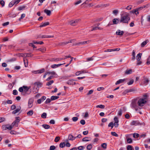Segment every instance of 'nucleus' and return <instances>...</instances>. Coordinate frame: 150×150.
Segmentation results:
<instances>
[{
  "label": "nucleus",
  "instance_id": "obj_45",
  "mask_svg": "<svg viewBox=\"0 0 150 150\" xmlns=\"http://www.w3.org/2000/svg\"><path fill=\"white\" fill-rule=\"evenodd\" d=\"M85 148V147L83 146H80L78 147L77 149L79 150H83Z\"/></svg>",
  "mask_w": 150,
  "mask_h": 150
},
{
  "label": "nucleus",
  "instance_id": "obj_50",
  "mask_svg": "<svg viewBox=\"0 0 150 150\" xmlns=\"http://www.w3.org/2000/svg\"><path fill=\"white\" fill-rule=\"evenodd\" d=\"M7 126H8V125H3L2 127V129L4 130H6L7 129Z\"/></svg>",
  "mask_w": 150,
  "mask_h": 150
},
{
  "label": "nucleus",
  "instance_id": "obj_10",
  "mask_svg": "<svg viewBox=\"0 0 150 150\" xmlns=\"http://www.w3.org/2000/svg\"><path fill=\"white\" fill-rule=\"evenodd\" d=\"M75 80L73 79L69 80L67 82V83L69 85H73L76 84L75 82L74 81Z\"/></svg>",
  "mask_w": 150,
  "mask_h": 150
},
{
  "label": "nucleus",
  "instance_id": "obj_55",
  "mask_svg": "<svg viewBox=\"0 0 150 150\" xmlns=\"http://www.w3.org/2000/svg\"><path fill=\"white\" fill-rule=\"evenodd\" d=\"M18 91H17L16 90H14L13 91V95H16L18 94Z\"/></svg>",
  "mask_w": 150,
  "mask_h": 150
},
{
  "label": "nucleus",
  "instance_id": "obj_12",
  "mask_svg": "<svg viewBox=\"0 0 150 150\" xmlns=\"http://www.w3.org/2000/svg\"><path fill=\"white\" fill-rule=\"evenodd\" d=\"M120 50V49L119 48H117L114 49H108L106 50H105L104 51L105 52H111L113 51H118Z\"/></svg>",
  "mask_w": 150,
  "mask_h": 150
},
{
  "label": "nucleus",
  "instance_id": "obj_3",
  "mask_svg": "<svg viewBox=\"0 0 150 150\" xmlns=\"http://www.w3.org/2000/svg\"><path fill=\"white\" fill-rule=\"evenodd\" d=\"M137 104L140 107V108L142 109V107L144 106L146 103L147 101L141 98H139L137 100Z\"/></svg>",
  "mask_w": 150,
  "mask_h": 150
},
{
  "label": "nucleus",
  "instance_id": "obj_14",
  "mask_svg": "<svg viewBox=\"0 0 150 150\" xmlns=\"http://www.w3.org/2000/svg\"><path fill=\"white\" fill-rule=\"evenodd\" d=\"M140 123L137 121H133L131 123V125H139Z\"/></svg>",
  "mask_w": 150,
  "mask_h": 150
},
{
  "label": "nucleus",
  "instance_id": "obj_19",
  "mask_svg": "<svg viewBox=\"0 0 150 150\" xmlns=\"http://www.w3.org/2000/svg\"><path fill=\"white\" fill-rule=\"evenodd\" d=\"M91 140V138L90 137H84L82 139V141L83 142H88L90 141Z\"/></svg>",
  "mask_w": 150,
  "mask_h": 150
},
{
  "label": "nucleus",
  "instance_id": "obj_44",
  "mask_svg": "<svg viewBox=\"0 0 150 150\" xmlns=\"http://www.w3.org/2000/svg\"><path fill=\"white\" fill-rule=\"evenodd\" d=\"M47 114L45 112L43 113L41 115V117L43 118H45L46 117Z\"/></svg>",
  "mask_w": 150,
  "mask_h": 150
},
{
  "label": "nucleus",
  "instance_id": "obj_17",
  "mask_svg": "<svg viewBox=\"0 0 150 150\" xmlns=\"http://www.w3.org/2000/svg\"><path fill=\"white\" fill-rule=\"evenodd\" d=\"M47 73L48 74H51L54 77H57V75L55 73V72L54 71H52V72H47Z\"/></svg>",
  "mask_w": 150,
  "mask_h": 150
},
{
  "label": "nucleus",
  "instance_id": "obj_9",
  "mask_svg": "<svg viewBox=\"0 0 150 150\" xmlns=\"http://www.w3.org/2000/svg\"><path fill=\"white\" fill-rule=\"evenodd\" d=\"M79 21V20L77 19L75 20H72L70 21L69 24L72 25H75Z\"/></svg>",
  "mask_w": 150,
  "mask_h": 150
},
{
  "label": "nucleus",
  "instance_id": "obj_56",
  "mask_svg": "<svg viewBox=\"0 0 150 150\" xmlns=\"http://www.w3.org/2000/svg\"><path fill=\"white\" fill-rule=\"evenodd\" d=\"M88 42V41H84L81 42H79V43H78V44H82V45L84 44H85L86 43H87Z\"/></svg>",
  "mask_w": 150,
  "mask_h": 150
},
{
  "label": "nucleus",
  "instance_id": "obj_4",
  "mask_svg": "<svg viewBox=\"0 0 150 150\" xmlns=\"http://www.w3.org/2000/svg\"><path fill=\"white\" fill-rule=\"evenodd\" d=\"M20 121V117H16V120L14 121L12 123V125L13 126H15L16 127H18V123Z\"/></svg>",
  "mask_w": 150,
  "mask_h": 150
},
{
  "label": "nucleus",
  "instance_id": "obj_5",
  "mask_svg": "<svg viewBox=\"0 0 150 150\" xmlns=\"http://www.w3.org/2000/svg\"><path fill=\"white\" fill-rule=\"evenodd\" d=\"M33 101L34 100L32 98L29 99L28 102V107L29 108H30L32 107Z\"/></svg>",
  "mask_w": 150,
  "mask_h": 150
},
{
  "label": "nucleus",
  "instance_id": "obj_34",
  "mask_svg": "<svg viewBox=\"0 0 150 150\" xmlns=\"http://www.w3.org/2000/svg\"><path fill=\"white\" fill-rule=\"evenodd\" d=\"M105 106L104 105H99L96 106V108H99L101 109H104L105 108Z\"/></svg>",
  "mask_w": 150,
  "mask_h": 150
},
{
  "label": "nucleus",
  "instance_id": "obj_7",
  "mask_svg": "<svg viewBox=\"0 0 150 150\" xmlns=\"http://www.w3.org/2000/svg\"><path fill=\"white\" fill-rule=\"evenodd\" d=\"M142 82L144 85H146L148 83L149 80L147 78L144 77L143 79H142Z\"/></svg>",
  "mask_w": 150,
  "mask_h": 150
},
{
  "label": "nucleus",
  "instance_id": "obj_28",
  "mask_svg": "<svg viewBox=\"0 0 150 150\" xmlns=\"http://www.w3.org/2000/svg\"><path fill=\"white\" fill-rule=\"evenodd\" d=\"M148 42V40H146V41H144L143 42H142L141 44V46L142 47H144V46L145 45H146L147 43Z\"/></svg>",
  "mask_w": 150,
  "mask_h": 150
},
{
  "label": "nucleus",
  "instance_id": "obj_63",
  "mask_svg": "<svg viewBox=\"0 0 150 150\" xmlns=\"http://www.w3.org/2000/svg\"><path fill=\"white\" fill-rule=\"evenodd\" d=\"M55 149V147L54 146H51L50 147V150H54Z\"/></svg>",
  "mask_w": 150,
  "mask_h": 150
},
{
  "label": "nucleus",
  "instance_id": "obj_30",
  "mask_svg": "<svg viewBox=\"0 0 150 150\" xmlns=\"http://www.w3.org/2000/svg\"><path fill=\"white\" fill-rule=\"evenodd\" d=\"M33 114V110H30L27 113V114L28 115H30L31 116Z\"/></svg>",
  "mask_w": 150,
  "mask_h": 150
},
{
  "label": "nucleus",
  "instance_id": "obj_39",
  "mask_svg": "<svg viewBox=\"0 0 150 150\" xmlns=\"http://www.w3.org/2000/svg\"><path fill=\"white\" fill-rule=\"evenodd\" d=\"M51 100H51V99L47 98L46 99L45 101V103L47 104V103H49L51 102Z\"/></svg>",
  "mask_w": 150,
  "mask_h": 150
},
{
  "label": "nucleus",
  "instance_id": "obj_62",
  "mask_svg": "<svg viewBox=\"0 0 150 150\" xmlns=\"http://www.w3.org/2000/svg\"><path fill=\"white\" fill-rule=\"evenodd\" d=\"M80 123L83 125H84L85 124V122L84 120H82L80 121Z\"/></svg>",
  "mask_w": 150,
  "mask_h": 150
},
{
  "label": "nucleus",
  "instance_id": "obj_60",
  "mask_svg": "<svg viewBox=\"0 0 150 150\" xmlns=\"http://www.w3.org/2000/svg\"><path fill=\"white\" fill-rule=\"evenodd\" d=\"M72 119L74 122H76L78 120V118L77 117H74Z\"/></svg>",
  "mask_w": 150,
  "mask_h": 150
},
{
  "label": "nucleus",
  "instance_id": "obj_47",
  "mask_svg": "<svg viewBox=\"0 0 150 150\" xmlns=\"http://www.w3.org/2000/svg\"><path fill=\"white\" fill-rule=\"evenodd\" d=\"M101 146L103 149H105L106 148L107 144L105 143H103L101 145Z\"/></svg>",
  "mask_w": 150,
  "mask_h": 150
},
{
  "label": "nucleus",
  "instance_id": "obj_35",
  "mask_svg": "<svg viewBox=\"0 0 150 150\" xmlns=\"http://www.w3.org/2000/svg\"><path fill=\"white\" fill-rule=\"evenodd\" d=\"M65 59L66 58H59L56 59H55L54 60V61H59L63 59Z\"/></svg>",
  "mask_w": 150,
  "mask_h": 150
},
{
  "label": "nucleus",
  "instance_id": "obj_16",
  "mask_svg": "<svg viewBox=\"0 0 150 150\" xmlns=\"http://www.w3.org/2000/svg\"><path fill=\"white\" fill-rule=\"evenodd\" d=\"M76 139L75 137L73 136L71 134H69L68 136V139L69 140L73 141Z\"/></svg>",
  "mask_w": 150,
  "mask_h": 150
},
{
  "label": "nucleus",
  "instance_id": "obj_1",
  "mask_svg": "<svg viewBox=\"0 0 150 150\" xmlns=\"http://www.w3.org/2000/svg\"><path fill=\"white\" fill-rule=\"evenodd\" d=\"M130 20V18L129 16V14L126 13L121 16L120 23H128Z\"/></svg>",
  "mask_w": 150,
  "mask_h": 150
},
{
  "label": "nucleus",
  "instance_id": "obj_23",
  "mask_svg": "<svg viewBox=\"0 0 150 150\" xmlns=\"http://www.w3.org/2000/svg\"><path fill=\"white\" fill-rule=\"evenodd\" d=\"M132 70L131 69H127L125 72V74H130L132 73Z\"/></svg>",
  "mask_w": 150,
  "mask_h": 150
},
{
  "label": "nucleus",
  "instance_id": "obj_43",
  "mask_svg": "<svg viewBox=\"0 0 150 150\" xmlns=\"http://www.w3.org/2000/svg\"><path fill=\"white\" fill-rule=\"evenodd\" d=\"M65 144L64 142H62L59 144V147L61 148H63L65 146Z\"/></svg>",
  "mask_w": 150,
  "mask_h": 150
},
{
  "label": "nucleus",
  "instance_id": "obj_11",
  "mask_svg": "<svg viewBox=\"0 0 150 150\" xmlns=\"http://www.w3.org/2000/svg\"><path fill=\"white\" fill-rule=\"evenodd\" d=\"M129 134H126L125 135V137L126 138L127 142L128 143L130 144L132 142V141L131 139L129 137Z\"/></svg>",
  "mask_w": 150,
  "mask_h": 150
},
{
  "label": "nucleus",
  "instance_id": "obj_36",
  "mask_svg": "<svg viewBox=\"0 0 150 150\" xmlns=\"http://www.w3.org/2000/svg\"><path fill=\"white\" fill-rule=\"evenodd\" d=\"M14 4L13 0L11 1L9 4L8 6L10 7H12Z\"/></svg>",
  "mask_w": 150,
  "mask_h": 150
},
{
  "label": "nucleus",
  "instance_id": "obj_22",
  "mask_svg": "<svg viewBox=\"0 0 150 150\" xmlns=\"http://www.w3.org/2000/svg\"><path fill=\"white\" fill-rule=\"evenodd\" d=\"M142 55V54L140 53H139L137 54V61H139L140 60L141 58Z\"/></svg>",
  "mask_w": 150,
  "mask_h": 150
},
{
  "label": "nucleus",
  "instance_id": "obj_8",
  "mask_svg": "<svg viewBox=\"0 0 150 150\" xmlns=\"http://www.w3.org/2000/svg\"><path fill=\"white\" fill-rule=\"evenodd\" d=\"M46 99V97L45 96H43L41 97L40 99H38L37 102L38 104H41L42 102H43Z\"/></svg>",
  "mask_w": 150,
  "mask_h": 150
},
{
  "label": "nucleus",
  "instance_id": "obj_20",
  "mask_svg": "<svg viewBox=\"0 0 150 150\" xmlns=\"http://www.w3.org/2000/svg\"><path fill=\"white\" fill-rule=\"evenodd\" d=\"M148 95L147 94L145 93L142 96V98H142L143 99L145 100H146L148 98Z\"/></svg>",
  "mask_w": 150,
  "mask_h": 150
},
{
  "label": "nucleus",
  "instance_id": "obj_27",
  "mask_svg": "<svg viewBox=\"0 0 150 150\" xmlns=\"http://www.w3.org/2000/svg\"><path fill=\"white\" fill-rule=\"evenodd\" d=\"M42 127L45 129H48L50 128V126L48 125L43 124L42 125Z\"/></svg>",
  "mask_w": 150,
  "mask_h": 150
},
{
  "label": "nucleus",
  "instance_id": "obj_42",
  "mask_svg": "<svg viewBox=\"0 0 150 150\" xmlns=\"http://www.w3.org/2000/svg\"><path fill=\"white\" fill-rule=\"evenodd\" d=\"M25 14L24 13H23L21 15V17L19 19V21H21V19H22L25 17Z\"/></svg>",
  "mask_w": 150,
  "mask_h": 150
},
{
  "label": "nucleus",
  "instance_id": "obj_46",
  "mask_svg": "<svg viewBox=\"0 0 150 150\" xmlns=\"http://www.w3.org/2000/svg\"><path fill=\"white\" fill-rule=\"evenodd\" d=\"M118 13V11L117 10H115L113 11L112 13L115 15H117Z\"/></svg>",
  "mask_w": 150,
  "mask_h": 150
},
{
  "label": "nucleus",
  "instance_id": "obj_40",
  "mask_svg": "<svg viewBox=\"0 0 150 150\" xmlns=\"http://www.w3.org/2000/svg\"><path fill=\"white\" fill-rule=\"evenodd\" d=\"M92 147V145L91 144H89L87 145V149L88 150H91Z\"/></svg>",
  "mask_w": 150,
  "mask_h": 150
},
{
  "label": "nucleus",
  "instance_id": "obj_33",
  "mask_svg": "<svg viewBox=\"0 0 150 150\" xmlns=\"http://www.w3.org/2000/svg\"><path fill=\"white\" fill-rule=\"evenodd\" d=\"M127 150H134V149L130 145H129L127 146Z\"/></svg>",
  "mask_w": 150,
  "mask_h": 150
},
{
  "label": "nucleus",
  "instance_id": "obj_52",
  "mask_svg": "<svg viewBox=\"0 0 150 150\" xmlns=\"http://www.w3.org/2000/svg\"><path fill=\"white\" fill-rule=\"evenodd\" d=\"M122 113V109H120L118 111V115L121 116Z\"/></svg>",
  "mask_w": 150,
  "mask_h": 150
},
{
  "label": "nucleus",
  "instance_id": "obj_31",
  "mask_svg": "<svg viewBox=\"0 0 150 150\" xmlns=\"http://www.w3.org/2000/svg\"><path fill=\"white\" fill-rule=\"evenodd\" d=\"M132 13L137 15L139 14L138 9H135L132 11Z\"/></svg>",
  "mask_w": 150,
  "mask_h": 150
},
{
  "label": "nucleus",
  "instance_id": "obj_29",
  "mask_svg": "<svg viewBox=\"0 0 150 150\" xmlns=\"http://www.w3.org/2000/svg\"><path fill=\"white\" fill-rule=\"evenodd\" d=\"M59 98V97L58 96H52L51 97V99L52 100H55Z\"/></svg>",
  "mask_w": 150,
  "mask_h": 150
},
{
  "label": "nucleus",
  "instance_id": "obj_2",
  "mask_svg": "<svg viewBox=\"0 0 150 150\" xmlns=\"http://www.w3.org/2000/svg\"><path fill=\"white\" fill-rule=\"evenodd\" d=\"M130 106L132 108L134 109L136 111L139 109H141V108H140V107L138 105L137 102L135 100H132Z\"/></svg>",
  "mask_w": 150,
  "mask_h": 150
},
{
  "label": "nucleus",
  "instance_id": "obj_61",
  "mask_svg": "<svg viewBox=\"0 0 150 150\" xmlns=\"http://www.w3.org/2000/svg\"><path fill=\"white\" fill-rule=\"evenodd\" d=\"M108 126L109 127H111V128H112L113 127V124L112 122H111L109 123L108 125Z\"/></svg>",
  "mask_w": 150,
  "mask_h": 150
},
{
  "label": "nucleus",
  "instance_id": "obj_51",
  "mask_svg": "<svg viewBox=\"0 0 150 150\" xmlns=\"http://www.w3.org/2000/svg\"><path fill=\"white\" fill-rule=\"evenodd\" d=\"M133 137L134 138H137L139 136V134L137 133H134L133 134Z\"/></svg>",
  "mask_w": 150,
  "mask_h": 150
},
{
  "label": "nucleus",
  "instance_id": "obj_53",
  "mask_svg": "<svg viewBox=\"0 0 150 150\" xmlns=\"http://www.w3.org/2000/svg\"><path fill=\"white\" fill-rule=\"evenodd\" d=\"M35 44H40L42 45V44L43 43V42H35V41H33V42Z\"/></svg>",
  "mask_w": 150,
  "mask_h": 150
},
{
  "label": "nucleus",
  "instance_id": "obj_18",
  "mask_svg": "<svg viewBox=\"0 0 150 150\" xmlns=\"http://www.w3.org/2000/svg\"><path fill=\"white\" fill-rule=\"evenodd\" d=\"M125 80V79H120L118 80L115 83L116 85H118L120 83H123L124 81Z\"/></svg>",
  "mask_w": 150,
  "mask_h": 150
},
{
  "label": "nucleus",
  "instance_id": "obj_59",
  "mask_svg": "<svg viewBox=\"0 0 150 150\" xmlns=\"http://www.w3.org/2000/svg\"><path fill=\"white\" fill-rule=\"evenodd\" d=\"M146 64H150V56H149V57H148L147 62H146Z\"/></svg>",
  "mask_w": 150,
  "mask_h": 150
},
{
  "label": "nucleus",
  "instance_id": "obj_48",
  "mask_svg": "<svg viewBox=\"0 0 150 150\" xmlns=\"http://www.w3.org/2000/svg\"><path fill=\"white\" fill-rule=\"evenodd\" d=\"M134 82V80L133 79H131L129 82L127 83V84L129 85H131Z\"/></svg>",
  "mask_w": 150,
  "mask_h": 150
},
{
  "label": "nucleus",
  "instance_id": "obj_58",
  "mask_svg": "<svg viewBox=\"0 0 150 150\" xmlns=\"http://www.w3.org/2000/svg\"><path fill=\"white\" fill-rule=\"evenodd\" d=\"M93 90H90L88 93H87V95H89L93 93Z\"/></svg>",
  "mask_w": 150,
  "mask_h": 150
},
{
  "label": "nucleus",
  "instance_id": "obj_6",
  "mask_svg": "<svg viewBox=\"0 0 150 150\" xmlns=\"http://www.w3.org/2000/svg\"><path fill=\"white\" fill-rule=\"evenodd\" d=\"M24 88V91L27 94H30L31 93V91L29 90L30 88L25 86H23Z\"/></svg>",
  "mask_w": 150,
  "mask_h": 150
},
{
  "label": "nucleus",
  "instance_id": "obj_21",
  "mask_svg": "<svg viewBox=\"0 0 150 150\" xmlns=\"http://www.w3.org/2000/svg\"><path fill=\"white\" fill-rule=\"evenodd\" d=\"M42 83L40 82H37L34 83L35 86H36L38 87H40L41 86Z\"/></svg>",
  "mask_w": 150,
  "mask_h": 150
},
{
  "label": "nucleus",
  "instance_id": "obj_54",
  "mask_svg": "<svg viewBox=\"0 0 150 150\" xmlns=\"http://www.w3.org/2000/svg\"><path fill=\"white\" fill-rule=\"evenodd\" d=\"M60 139V137H56L54 141L55 142H58Z\"/></svg>",
  "mask_w": 150,
  "mask_h": 150
},
{
  "label": "nucleus",
  "instance_id": "obj_25",
  "mask_svg": "<svg viewBox=\"0 0 150 150\" xmlns=\"http://www.w3.org/2000/svg\"><path fill=\"white\" fill-rule=\"evenodd\" d=\"M120 22V21L117 18H115L113 20V23L114 24H117Z\"/></svg>",
  "mask_w": 150,
  "mask_h": 150
},
{
  "label": "nucleus",
  "instance_id": "obj_26",
  "mask_svg": "<svg viewBox=\"0 0 150 150\" xmlns=\"http://www.w3.org/2000/svg\"><path fill=\"white\" fill-rule=\"evenodd\" d=\"M44 11V12L46 13L48 16L50 15L51 14L50 11L47 9H45Z\"/></svg>",
  "mask_w": 150,
  "mask_h": 150
},
{
  "label": "nucleus",
  "instance_id": "obj_64",
  "mask_svg": "<svg viewBox=\"0 0 150 150\" xmlns=\"http://www.w3.org/2000/svg\"><path fill=\"white\" fill-rule=\"evenodd\" d=\"M147 21L149 23L150 25V15H149L147 16Z\"/></svg>",
  "mask_w": 150,
  "mask_h": 150
},
{
  "label": "nucleus",
  "instance_id": "obj_38",
  "mask_svg": "<svg viewBox=\"0 0 150 150\" xmlns=\"http://www.w3.org/2000/svg\"><path fill=\"white\" fill-rule=\"evenodd\" d=\"M38 50L42 52H44L46 50L45 47L41 48L39 49Z\"/></svg>",
  "mask_w": 150,
  "mask_h": 150
},
{
  "label": "nucleus",
  "instance_id": "obj_57",
  "mask_svg": "<svg viewBox=\"0 0 150 150\" xmlns=\"http://www.w3.org/2000/svg\"><path fill=\"white\" fill-rule=\"evenodd\" d=\"M0 4L1 5V6L2 7H3L4 6L5 2L3 0H1L0 1Z\"/></svg>",
  "mask_w": 150,
  "mask_h": 150
},
{
  "label": "nucleus",
  "instance_id": "obj_13",
  "mask_svg": "<svg viewBox=\"0 0 150 150\" xmlns=\"http://www.w3.org/2000/svg\"><path fill=\"white\" fill-rule=\"evenodd\" d=\"M124 33L123 31H121L120 30H118L116 32V34L117 35L122 36Z\"/></svg>",
  "mask_w": 150,
  "mask_h": 150
},
{
  "label": "nucleus",
  "instance_id": "obj_32",
  "mask_svg": "<svg viewBox=\"0 0 150 150\" xmlns=\"http://www.w3.org/2000/svg\"><path fill=\"white\" fill-rule=\"evenodd\" d=\"M45 70L43 68L41 69L38 70V74H41L44 73L45 72Z\"/></svg>",
  "mask_w": 150,
  "mask_h": 150
},
{
  "label": "nucleus",
  "instance_id": "obj_15",
  "mask_svg": "<svg viewBox=\"0 0 150 150\" xmlns=\"http://www.w3.org/2000/svg\"><path fill=\"white\" fill-rule=\"evenodd\" d=\"M49 24V22H46L44 23H41V25H40L39 27L40 28L43 27L48 25Z\"/></svg>",
  "mask_w": 150,
  "mask_h": 150
},
{
  "label": "nucleus",
  "instance_id": "obj_37",
  "mask_svg": "<svg viewBox=\"0 0 150 150\" xmlns=\"http://www.w3.org/2000/svg\"><path fill=\"white\" fill-rule=\"evenodd\" d=\"M54 82V81L53 80H51L49 81L47 83L46 85L47 86H50L51 85L52 83H53Z\"/></svg>",
  "mask_w": 150,
  "mask_h": 150
},
{
  "label": "nucleus",
  "instance_id": "obj_24",
  "mask_svg": "<svg viewBox=\"0 0 150 150\" xmlns=\"http://www.w3.org/2000/svg\"><path fill=\"white\" fill-rule=\"evenodd\" d=\"M21 109V108L20 107H19L18 108H17L16 110H14L12 112L13 114H15L19 112Z\"/></svg>",
  "mask_w": 150,
  "mask_h": 150
},
{
  "label": "nucleus",
  "instance_id": "obj_41",
  "mask_svg": "<svg viewBox=\"0 0 150 150\" xmlns=\"http://www.w3.org/2000/svg\"><path fill=\"white\" fill-rule=\"evenodd\" d=\"M25 8V6H20L18 8V10L19 11L23 10Z\"/></svg>",
  "mask_w": 150,
  "mask_h": 150
},
{
  "label": "nucleus",
  "instance_id": "obj_49",
  "mask_svg": "<svg viewBox=\"0 0 150 150\" xmlns=\"http://www.w3.org/2000/svg\"><path fill=\"white\" fill-rule=\"evenodd\" d=\"M111 134L113 136H115L116 137L118 136V135L115 132H112Z\"/></svg>",
  "mask_w": 150,
  "mask_h": 150
}]
</instances>
